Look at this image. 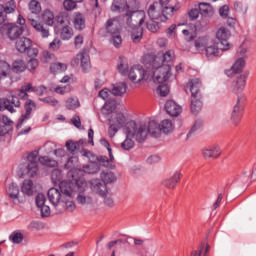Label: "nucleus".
<instances>
[{
    "instance_id": "nucleus-1",
    "label": "nucleus",
    "mask_w": 256,
    "mask_h": 256,
    "mask_svg": "<svg viewBox=\"0 0 256 256\" xmlns=\"http://www.w3.org/2000/svg\"><path fill=\"white\" fill-rule=\"evenodd\" d=\"M175 53L168 50L165 53L159 52L157 55L146 54L142 57V63L148 68L149 75L154 83H159L157 93L160 97H167L170 93L169 86L164 84L171 77V67L173 66Z\"/></svg>"
},
{
    "instance_id": "nucleus-2",
    "label": "nucleus",
    "mask_w": 256,
    "mask_h": 256,
    "mask_svg": "<svg viewBox=\"0 0 256 256\" xmlns=\"http://www.w3.org/2000/svg\"><path fill=\"white\" fill-rule=\"evenodd\" d=\"M171 0H160V3L154 2L148 8V16L152 21H160L165 23L169 17H173L175 11H179V6H171L169 2Z\"/></svg>"
},
{
    "instance_id": "nucleus-3",
    "label": "nucleus",
    "mask_w": 256,
    "mask_h": 256,
    "mask_svg": "<svg viewBox=\"0 0 256 256\" xmlns=\"http://www.w3.org/2000/svg\"><path fill=\"white\" fill-rule=\"evenodd\" d=\"M143 65H145L147 69L146 71L141 65L133 66L130 70H128L129 65L127 64V61L124 57H120L118 60L117 69L121 75H128L132 83H141L144 81V79H151V75H149V68L145 63H143Z\"/></svg>"
},
{
    "instance_id": "nucleus-4",
    "label": "nucleus",
    "mask_w": 256,
    "mask_h": 256,
    "mask_svg": "<svg viewBox=\"0 0 256 256\" xmlns=\"http://www.w3.org/2000/svg\"><path fill=\"white\" fill-rule=\"evenodd\" d=\"M143 23H145V12L143 11L134 12L127 18V25L132 29L131 40L133 43H141V39H143V28L141 25Z\"/></svg>"
},
{
    "instance_id": "nucleus-5",
    "label": "nucleus",
    "mask_w": 256,
    "mask_h": 256,
    "mask_svg": "<svg viewBox=\"0 0 256 256\" xmlns=\"http://www.w3.org/2000/svg\"><path fill=\"white\" fill-rule=\"evenodd\" d=\"M60 191L63 194L62 205L56 210L57 213H63V211H69L73 213L75 209V202H73V193H75V183L62 182L60 183Z\"/></svg>"
},
{
    "instance_id": "nucleus-6",
    "label": "nucleus",
    "mask_w": 256,
    "mask_h": 256,
    "mask_svg": "<svg viewBox=\"0 0 256 256\" xmlns=\"http://www.w3.org/2000/svg\"><path fill=\"white\" fill-rule=\"evenodd\" d=\"M100 179L101 180L92 179L90 181L91 189L94 193H97V195H100V197H106L107 185L111 183H115V181H117V176L115 175V173L111 171H103L100 174Z\"/></svg>"
},
{
    "instance_id": "nucleus-7",
    "label": "nucleus",
    "mask_w": 256,
    "mask_h": 256,
    "mask_svg": "<svg viewBox=\"0 0 256 256\" xmlns=\"http://www.w3.org/2000/svg\"><path fill=\"white\" fill-rule=\"evenodd\" d=\"M126 131L128 132V137H132L137 143H143L147 139V135H149L145 124L137 125L133 120L127 123Z\"/></svg>"
},
{
    "instance_id": "nucleus-8",
    "label": "nucleus",
    "mask_w": 256,
    "mask_h": 256,
    "mask_svg": "<svg viewBox=\"0 0 256 256\" xmlns=\"http://www.w3.org/2000/svg\"><path fill=\"white\" fill-rule=\"evenodd\" d=\"M127 117L123 112L120 113H113L111 115V118L109 119V129H108V135L113 139L115 137V134L119 131V129H123L125 127V131H127Z\"/></svg>"
},
{
    "instance_id": "nucleus-9",
    "label": "nucleus",
    "mask_w": 256,
    "mask_h": 256,
    "mask_svg": "<svg viewBox=\"0 0 256 256\" xmlns=\"http://www.w3.org/2000/svg\"><path fill=\"white\" fill-rule=\"evenodd\" d=\"M73 183L75 189L74 191H78L77 203L80 205H91V203H93V198L83 194L87 189V181H85L83 178H79Z\"/></svg>"
},
{
    "instance_id": "nucleus-10",
    "label": "nucleus",
    "mask_w": 256,
    "mask_h": 256,
    "mask_svg": "<svg viewBox=\"0 0 256 256\" xmlns=\"http://www.w3.org/2000/svg\"><path fill=\"white\" fill-rule=\"evenodd\" d=\"M15 107H21L19 97L11 95L6 98H0V111H9V113H15Z\"/></svg>"
},
{
    "instance_id": "nucleus-11",
    "label": "nucleus",
    "mask_w": 256,
    "mask_h": 256,
    "mask_svg": "<svg viewBox=\"0 0 256 256\" xmlns=\"http://www.w3.org/2000/svg\"><path fill=\"white\" fill-rule=\"evenodd\" d=\"M37 157H39V151L34 150L30 152L27 156L26 174L28 177H35L37 171H39V166L37 164Z\"/></svg>"
},
{
    "instance_id": "nucleus-12",
    "label": "nucleus",
    "mask_w": 256,
    "mask_h": 256,
    "mask_svg": "<svg viewBox=\"0 0 256 256\" xmlns=\"http://www.w3.org/2000/svg\"><path fill=\"white\" fill-rule=\"evenodd\" d=\"M216 39L223 45L222 51H228L231 48L229 39H231V30L225 26H221L216 32Z\"/></svg>"
},
{
    "instance_id": "nucleus-13",
    "label": "nucleus",
    "mask_w": 256,
    "mask_h": 256,
    "mask_svg": "<svg viewBox=\"0 0 256 256\" xmlns=\"http://www.w3.org/2000/svg\"><path fill=\"white\" fill-rule=\"evenodd\" d=\"M47 195L51 205H53V207L57 211V209H59V207L63 205V192H61V188H50Z\"/></svg>"
},
{
    "instance_id": "nucleus-14",
    "label": "nucleus",
    "mask_w": 256,
    "mask_h": 256,
    "mask_svg": "<svg viewBox=\"0 0 256 256\" xmlns=\"http://www.w3.org/2000/svg\"><path fill=\"white\" fill-rule=\"evenodd\" d=\"M249 78V71H246L239 76H237L236 80L232 83L231 89L233 93H241L245 90L247 85V79Z\"/></svg>"
},
{
    "instance_id": "nucleus-15",
    "label": "nucleus",
    "mask_w": 256,
    "mask_h": 256,
    "mask_svg": "<svg viewBox=\"0 0 256 256\" xmlns=\"http://www.w3.org/2000/svg\"><path fill=\"white\" fill-rule=\"evenodd\" d=\"M73 63L75 65H79L80 63L82 71H84V73H87L91 70V59L89 58V54L85 52L78 53L74 58Z\"/></svg>"
},
{
    "instance_id": "nucleus-16",
    "label": "nucleus",
    "mask_w": 256,
    "mask_h": 256,
    "mask_svg": "<svg viewBox=\"0 0 256 256\" xmlns=\"http://www.w3.org/2000/svg\"><path fill=\"white\" fill-rule=\"evenodd\" d=\"M16 8L15 0H10L5 5L0 4V25L7 21V15L14 13Z\"/></svg>"
},
{
    "instance_id": "nucleus-17",
    "label": "nucleus",
    "mask_w": 256,
    "mask_h": 256,
    "mask_svg": "<svg viewBox=\"0 0 256 256\" xmlns=\"http://www.w3.org/2000/svg\"><path fill=\"white\" fill-rule=\"evenodd\" d=\"M28 21L31 27H33V29H35L43 39H47V37H49V28H47L43 23L35 20L31 15L28 16Z\"/></svg>"
},
{
    "instance_id": "nucleus-18",
    "label": "nucleus",
    "mask_w": 256,
    "mask_h": 256,
    "mask_svg": "<svg viewBox=\"0 0 256 256\" xmlns=\"http://www.w3.org/2000/svg\"><path fill=\"white\" fill-rule=\"evenodd\" d=\"M243 110V106L241 105V97L238 96L237 103L233 107L231 112L230 121L234 127H238L239 123L241 122V111Z\"/></svg>"
},
{
    "instance_id": "nucleus-19",
    "label": "nucleus",
    "mask_w": 256,
    "mask_h": 256,
    "mask_svg": "<svg viewBox=\"0 0 256 256\" xmlns=\"http://www.w3.org/2000/svg\"><path fill=\"white\" fill-rule=\"evenodd\" d=\"M203 84L199 78L190 79L186 85V89H189L191 97H201V88Z\"/></svg>"
},
{
    "instance_id": "nucleus-20",
    "label": "nucleus",
    "mask_w": 256,
    "mask_h": 256,
    "mask_svg": "<svg viewBox=\"0 0 256 256\" xmlns=\"http://www.w3.org/2000/svg\"><path fill=\"white\" fill-rule=\"evenodd\" d=\"M213 43V39L209 36H201L194 41V47L197 53H203Z\"/></svg>"
},
{
    "instance_id": "nucleus-21",
    "label": "nucleus",
    "mask_w": 256,
    "mask_h": 256,
    "mask_svg": "<svg viewBox=\"0 0 256 256\" xmlns=\"http://www.w3.org/2000/svg\"><path fill=\"white\" fill-rule=\"evenodd\" d=\"M165 110L171 117H179L183 112V108L173 100H168L165 104Z\"/></svg>"
},
{
    "instance_id": "nucleus-22",
    "label": "nucleus",
    "mask_w": 256,
    "mask_h": 256,
    "mask_svg": "<svg viewBox=\"0 0 256 256\" xmlns=\"http://www.w3.org/2000/svg\"><path fill=\"white\" fill-rule=\"evenodd\" d=\"M7 36L10 41H15V39H19L21 35H23V26H17L16 24H9L7 27Z\"/></svg>"
},
{
    "instance_id": "nucleus-23",
    "label": "nucleus",
    "mask_w": 256,
    "mask_h": 256,
    "mask_svg": "<svg viewBox=\"0 0 256 256\" xmlns=\"http://www.w3.org/2000/svg\"><path fill=\"white\" fill-rule=\"evenodd\" d=\"M199 11L201 17L204 19H212V17L215 15V8L209 3L206 2H200L198 4Z\"/></svg>"
},
{
    "instance_id": "nucleus-24",
    "label": "nucleus",
    "mask_w": 256,
    "mask_h": 256,
    "mask_svg": "<svg viewBox=\"0 0 256 256\" xmlns=\"http://www.w3.org/2000/svg\"><path fill=\"white\" fill-rule=\"evenodd\" d=\"M24 107L26 112L25 114H22V117L17 124V129H19V127L23 125V122L27 121V119L31 117V113L33 112V109L37 107V105L35 104V102H33V100L28 99Z\"/></svg>"
},
{
    "instance_id": "nucleus-25",
    "label": "nucleus",
    "mask_w": 256,
    "mask_h": 256,
    "mask_svg": "<svg viewBox=\"0 0 256 256\" xmlns=\"http://www.w3.org/2000/svg\"><path fill=\"white\" fill-rule=\"evenodd\" d=\"M105 31L108 35H117L120 32L119 20L117 18H110L105 23Z\"/></svg>"
},
{
    "instance_id": "nucleus-26",
    "label": "nucleus",
    "mask_w": 256,
    "mask_h": 256,
    "mask_svg": "<svg viewBox=\"0 0 256 256\" xmlns=\"http://www.w3.org/2000/svg\"><path fill=\"white\" fill-rule=\"evenodd\" d=\"M204 159H217L221 155V148L219 146H208L202 149Z\"/></svg>"
},
{
    "instance_id": "nucleus-27",
    "label": "nucleus",
    "mask_w": 256,
    "mask_h": 256,
    "mask_svg": "<svg viewBox=\"0 0 256 256\" xmlns=\"http://www.w3.org/2000/svg\"><path fill=\"white\" fill-rule=\"evenodd\" d=\"M204 51L207 59H215V57H219V53H221L219 43L214 42L213 40Z\"/></svg>"
},
{
    "instance_id": "nucleus-28",
    "label": "nucleus",
    "mask_w": 256,
    "mask_h": 256,
    "mask_svg": "<svg viewBox=\"0 0 256 256\" xmlns=\"http://www.w3.org/2000/svg\"><path fill=\"white\" fill-rule=\"evenodd\" d=\"M51 179L55 185L59 183V187H61L62 183H75V181H78L76 178H72L68 181H63V172L59 169H54L51 174Z\"/></svg>"
},
{
    "instance_id": "nucleus-29",
    "label": "nucleus",
    "mask_w": 256,
    "mask_h": 256,
    "mask_svg": "<svg viewBox=\"0 0 256 256\" xmlns=\"http://www.w3.org/2000/svg\"><path fill=\"white\" fill-rule=\"evenodd\" d=\"M146 129L151 137H155L157 139V137L161 136V126L155 120H151L148 123V126H146Z\"/></svg>"
},
{
    "instance_id": "nucleus-30",
    "label": "nucleus",
    "mask_w": 256,
    "mask_h": 256,
    "mask_svg": "<svg viewBox=\"0 0 256 256\" xmlns=\"http://www.w3.org/2000/svg\"><path fill=\"white\" fill-rule=\"evenodd\" d=\"M111 93L115 97H123L127 93V83L119 82L114 84Z\"/></svg>"
},
{
    "instance_id": "nucleus-31",
    "label": "nucleus",
    "mask_w": 256,
    "mask_h": 256,
    "mask_svg": "<svg viewBox=\"0 0 256 256\" xmlns=\"http://www.w3.org/2000/svg\"><path fill=\"white\" fill-rule=\"evenodd\" d=\"M41 19L48 27L55 25V14L49 9H45L41 14Z\"/></svg>"
},
{
    "instance_id": "nucleus-32",
    "label": "nucleus",
    "mask_w": 256,
    "mask_h": 256,
    "mask_svg": "<svg viewBox=\"0 0 256 256\" xmlns=\"http://www.w3.org/2000/svg\"><path fill=\"white\" fill-rule=\"evenodd\" d=\"M33 43L31 39L22 37L16 41V49L19 53H26L29 46Z\"/></svg>"
},
{
    "instance_id": "nucleus-33",
    "label": "nucleus",
    "mask_w": 256,
    "mask_h": 256,
    "mask_svg": "<svg viewBox=\"0 0 256 256\" xmlns=\"http://www.w3.org/2000/svg\"><path fill=\"white\" fill-rule=\"evenodd\" d=\"M201 96H191V112L197 115L203 109V101Z\"/></svg>"
},
{
    "instance_id": "nucleus-34",
    "label": "nucleus",
    "mask_w": 256,
    "mask_h": 256,
    "mask_svg": "<svg viewBox=\"0 0 256 256\" xmlns=\"http://www.w3.org/2000/svg\"><path fill=\"white\" fill-rule=\"evenodd\" d=\"M179 181H181V174L179 172H175L171 178L163 181V185L164 187H167V189H175Z\"/></svg>"
},
{
    "instance_id": "nucleus-35",
    "label": "nucleus",
    "mask_w": 256,
    "mask_h": 256,
    "mask_svg": "<svg viewBox=\"0 0 256 256\" xmlns=\"http://www.w3.org/2000/svg\"><path fill=\"white\" fill-rule=\"evenodd\" d=\"M97 161L101 167H106V169H115V164H113V161H115V156H113V159L111 157L107 156H98Z\"/></svg>"
},
{
    "instance_id": "nucleus-36",
    "label": "nucleus",
    "mask_w": 256,
    "mask_h": 256,
    "mask_svg": "<svg viewBox=\"0 0 256 256\" xmlns=\"http://www.w3.org/2000/svg\"><path fill=\"white\" fill-rule=\"evenodd\" d=\"M128 7L127 0H114L111 5V11L113 13H121V11H125Z\"/></svg>"
},
{
    "instance_id": "nucleus-37",
    "label": "nucleus",
    "mask_w": 256,
    "mask_h": 256,
    "mask_svg": "<svg viewBox=\"0 0 256 256\" xmlns=\"http://www.w3.org/2000/svg\"><path fill=\"white\" fill-rule=\"evenodd\" d=\"M175 129V125L169 119H165L160 123V133H165V135H169V133H173Z\"/></svg>"
},
{
    "instance_id": "nucleus-38",
    "label": "nucleus",
    "mask_w": 256,
    "mask_h": 256,
    "mask_svg": "<svg viewBox=\"0 0 256 256\" xmlns=\"http://www.w3.org/2000/svg\"><path fill=\"white\" fill-rule=\"evenodd\" d=\"M6 193L9 195L10 199H19V186L17 183L12 182L6 188Z\"/></svg>"
},
{
    "instance_id": "nucleus-39",
    "label": "nucleus",
    "mask_w": 256,
    "mask_h": 256,
    "mask_svg": "<svg viewBox=\"0 0 256 256\" xmlns=\"http://www.w3.org/2000/svg\"><path fill=\"white\" fill-rule=\"evenodd\" d=\"M27 93H35V87H33L31 83L22 86L18 92V96L20 99H27V97H29V94Z\"/></svg>"
},
{
    "instance_id": "nucleus-40",
    "label": "nucleus",
    "mask_w": 256,
    "mask_h": 256,
    "mask_svg": "<svg viewBox=\"0 0 256 256\" xmlns=\"http://www.w3.org/2000/svg\"><path fill=\"white\" fill-rule=\"evenodd\" d=\"M11 73V65L6 61H0V79H7Z\"/></svg>"
},
{
    "instance_id": "nucleus-41",
    "label": "nucleus",
    "mask_w": 256,
    "mask_h": 256,
    "mask_svg": "<svg viewBox=\"0 0 256 256\" xmlns=\"http://www.w3.org/2000/svg\"><path fill=\"white\" fill-rule=\"evenodd\" d=\"M126 139L121 143V147L124 151H131L135 147V141H133V136H129V132L126 130Z\"/></svg>"
},
{
    "instance_id": "nucleus-42",
    "label": "nucleus",
    "mask_w": 256,
    "mask_h": 256,
    "mask_svg": "<svg viewBox=\"0 0 256 256\" xmlns=\"http://www.w3.org/2000/svg\"><path fill=\"white\" fill-rule=\"evenodd\" d=\"M73 37V28H71L69 25L62 26L60 29V38L62 41H69Z\"/></svg>"
},
{
    "instance_id": "nucleus-43",
    "label": "nucleus",
    "mask_w": 256,
    "mask_h": 256,
    "mask_svg": "<svg viewBox=\"0 0 256 256\" xmlns=\"http://www.w3.org/2000/svg\"><path fill=\"white\" fill-rule=\"evenodd\" d=\"M2 123L3 126L0 128V137H3L9 133V128L7 127H13V121L10 120L7 116L2 117Z\"/></svg>"
},
{
    "instance_id": "nucleus-44",
    "label": "nucleus",
    "mask_w": 256,
    "mask_h": 256,
    "mask_svg": "<svg viewBox=\"0 0 256 256\" xmlns=\"http://www.w3.org/2000/svg\"><path fill=\"white\" fill-rule=\"evenodd\" d=\"M245 65H246L245 57H240L232 65L231 71L234 73H241V71H243V69H245Z\"/></svg>"
},
{
    "instance_id": "nucleus-45",
    "label": "nucleus",
    "mask_w": 256,
    "mask_h": 256,
    "mask_svg": "<svg viewBox=\"0 0 256 256\" xmlns=\"http://www.w3.org/2000/svg\"><path fill=\"white\" fill-rule=\"evenodd\" d=\"M27 69V64L22 59L15 60L12 63V71L13 73H23Z\"/></svg>"
},
{
    "instance_id": "nucleus-46",
    "label": "nucleus",
    "mask_w": 256,
    "mask_h": 256,
    "mask_svg": "<svg viewBox=\"0 0 256 256\" xmlns=\"http://www.w3.org/2000/svg\"><path fill=\"white\" fill-rule=\"evenodd\" d=\"M73 24L75 29H77L78 31H83V29L85 28V18L83 17V14L77 13L74 17Z\"/></svg>"
},
{
    "instance_id": "nucleus-47",
    "label": "nucleus",
    "mask_w": 256,
    "mask_h": 256,
    "mask_svg": "<svg viewBox=\"0 0 256 256\" xmlns=\"http://www.w3.org/2000/svg\"><path fill=\"white\" fill-rule=\"evenodd\" d=\"M28 9L32 15H39L41 13V3L37 0H31L28 4Z\"/></svg>"
},
{
    "instance_id": "nucleus-48",
    "label": "nucleus",
    "mask_w": 256,
    "mask_h": 256,
    "mask_svg": "<svg viewBox=\"0 0 256 256\" xmlns=\"http://www.w3.org/2000/svg\"><path fill=\"white\" fill-rule=\"evenodd\" d=\"M79 161L78 157H70L68 158L67 163L64 165L65 169H70L68 172V177H72L75 179V176L73 175V169L75 165H77V162Z\"/></svg>"
},
{
    "instance_id": "nucleus-49",
    "label": "nucleus",
    "mask_w": 256,
    "mask_h": 256,
    "mask_svg": "<svg viewBox=\"0 0 256 256\" xmlns=\"http://www.w3.org/2000/svg\"><path fill=\"white\" fill-rule=\"evenodd\" d=\"M21 191L24 195H28V197H31L33 195V181L32 180H24Z\"/></svg>"
},
{
    "instance_id": "nucleus-50",
    "label": "nucleus",
    "mask_w": 256,
    "mask_h": 256,
    "mask_svg": "<svg viewBox=\"0 0 256 256\" xmlns=\"http://www.w3.org/2000/svg\"><path fill=\"white\" fill-rule=\"evenodd\" d=\"M50 71L51 73H63V71H67V64L61 62L52 63Z\"/></svg>"
},
{
    "instance_id": "nucleus-51",
    "label": "nucleus",
    "mask_w": 256,
    "mask_h": 256,
    "mask_svg": "<svg viewBox=\"0 0 256 256\" xmlns=\"http://www.w3.org/2000/svg\"><path fill=\"white\" fill-rule=\"evenodd\" d=\"M99 165L97 163H90L83 167L84 173H88V175H95V173H99Z\"/></svg>"
},
{
    "instance_id": "nucleus-52",
    "label": "nucleus",
    "mask_w": 256,
    "mask_h": 256,
    "mask_svg": "<svg viewBox=\"0 0 256 256\" xmlns=\"http://www.w3.org/2000/svg\"><path fill=\"white\" fill-rule=\"evenodd\" d=\"M56 23L58 26L65 27L69 25V16L65 13H59L56 16Z\"/></svg>"
},
{
    "instance_id": "nucleus-53",
    "label": "nucleus",
    "mask_w": 256,
    "mask_h": 256,
    "mask_svg": "<svg viewBox=\"0 0 256 256\" xmlns=\"http://www.w3.org/2000/svg\"><path fill=\"white\" fill-rule=\"evenodd\" d=\"M80 105L81 104L79 103V98L77 97L68 98L66 100V108H68L70 111L79 108Z\"/></svg>"
},
{
    "instance_id": "nucleus-54",
    "label": "nucleus",
    "mask_w": 256,
    "mask_h": 256,
    "mask_svg": "<svg viewBox=\"0 0 256 256\" xmlns=\"http://www.w3.org/2000/svg\"><path fill=\"white\" fill-rule=\"evenodd\" d=\"M39 163L46 167H57L58 163L56 160L49 158V156H42L39 158Z\"/></svg>"
},
{
    "instance_id": "nucleus-55",
    "label": "nucleus",
    "mask_w": 256,
    "mask_h": 256,
    "mask_svg": "<svg viewBox=\"0 0 256 256\" xmlns=\"http://www.w3.org/2000/svg\"><path fill=\"white\" fill-rule=\"evenodd\" d=\"M42 63H53V61H55L56 57L55 54L50 53L49 51H43L41 53V57H40Z\"/></svg>"
},
{
    "instance_id": "nucleus-56",
    "label": "nucleus",
    "mask_w": 256,
    "mask_h": 256,
    "mask_svg": "<svg viewBox=\"0 0 256 256\" xmlns=\"http://www.w3.org/2000/svg\"><path fill=\"white\" fill-rule=\"evenodd\" d=\"M121 32H118L114 35H110L111 39H110V43H112V45H114V47H116V49H119V47H121V44L123 43V39L121 38Z\"/></svg>"
},
{
    "instance_id": "nucleus-57",
    "label": "nucleus",
    "mask_w": 256,
    "mask_h": 256,
    "mask_svg": "<svg viewBox=\"0 0 256 256\" xmlns=\"http://www.w3.org/2000/svg\"><path fill=\"white\" fill-rule=\"evenodd\" d=\"M38 67H39V60H37L36 58H30V60L27 63L26 69H28L30 73H35Z\"/></svg>"
},
{
    "instance_id": "nucleus-58",
    "label": "nucleus",
    "mask_w": 256,
    "mask_h": 256,
    "mask_svg": "<svg viewBox=\"0 0 256 256\" xmlns=\"http://www.w3.org/2000/svg\"><path fill=\"white\" fill-rule=\"evenodd\" d=\"M9 239L12 243L14 244H19L23 242V234L19 232H13L10 236Z\"/></svg>"
},
{
    "instance_id": "nucleus-59",
    "label": "nucleus",
    "mask_w": 256,
    "mask_h": 256,
    "mask_svg": "<svg viewBox=\"0 0 256 256\" xmlns=\"http://www.w3.org/2000/svg\"><path fill=\"white\" fill-rule=\"evenodd\" d=\"M27 54V56L30 59H35V57H37V55H39V49H37V47L33 46V43L29 46V48L26 50L25 52Z\"/></svg>"
},
{
    "instance_id": "nucleus-60",
    "label": "nucleus",
    "mask_w": 256,
    "mask_h": 256,
    "mask_svg": "<svg viewBox=\"0 0 256 256\" xmlns=\"http://www.w3.org/2000/svg\"><path fill=\"white\" fill-rule=\"evenodd\" d=\"M147 29L151 31V33H157L159 31V22L155 20L147 22Z\"/></svg>"
},
{
    "instance_id": "nucleus-61",
    "label": "nucleus",
    "mask_w": 256,
    "mask_h": 256,
    "mask_svg": "<svg viewBox=\"0 0 256 256\" xmlns=\"http://www.w3.org/2000/svg\"><path fill=\"white\" fill-rule=\"evenodd\" d=\"M58 95H65V93H71V85L59 86L54 89Z\"/></svg>"
},
{
    "instance_id": "nucleus-62",
    "label": "nucleus",
    "mask_w": 256,
    "mask_h": 256,
    "mask_svg": "<svg viewBox=\"0 0 256 256\" xmlns=\"http://www.w3.org/2000/svg\"><path fill=\"white\" fill-rule=\"evenodd\" d=\"M63 6L66 11H73V9L77 8V2L73 0H65Z\"/></svg>"
},
{
    "instance_id": "nucleus-63",
    "label": "nucleus",
    "mask_w": 256,
    "mask_h": 256,
    "mask_svg": "<svg viewBox=\"0 0 256 256\" xmlns=\"http://www.w3.org/2000/svg\"><path fill=\"white\" fill-rule=\"evenodd\" d=\"M66 148L70 153H75V151H77V149H79V143H76L72 140H68L66 142Z\"/></svg>"
},
{
    "instance_id": "nucleus-64",
    "label": "nucleus",
    "mask_w": 256,
    "mask_h": 256,
    "mask_svg": "<svg viewBox=\"0 0 256 256\" xmlns=\"http://www.w3.org/2000/svg\"><path fill=\"white\" fill-rule=\"evenodd\" d=\"M45 201H47V198L44 196V194L39 193L36 196V205L39 209V207H43L45 205Z\"/></svg>"
}]
</instances>
